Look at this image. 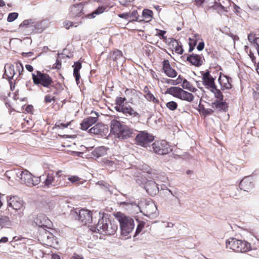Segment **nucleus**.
<instances>
[{
    "label": "nucleus",
    "instance_id": "5701e85b",
    "mask_svg": "<svg viewBox=\"0 0 259 259\" xmlns=\"http://www.w3.org/2000/svg\"><path fill=\"white\" fill-rule=\"evenodd\" d=\"M211 107L218 112H226L228 106L226 102L216 100L211 103Z\"/></svg>",
    "mask_w": 259,
    "mask_h": 259
},
{
    "label": "nucleus",
    "instance_id": "4468645a",
    "mask_svg": "<svg viewBox=\"0 0 259 259\" xmlns=\"http://www.w3.org/2000/svg\"><path fill=\"white\" fill-rule=\"evenodd\" d=\"M114 109L119 112H122L126 116L135 117H139V113L135 111L129 105L125 104V106L114 107Z\"/></svg>",
    "mask_w": 259,
    "mask_h": 259
},
{
    "label": "nucleus",
    "instance_id": "f257e3e1",
    "mask_svg": "<svg viewBox=\"0 0 259 259\" xmlns=\"http://www.w3.org/2000/svg\"><path fill=\"white\" fill-rule=\"evenodd\" d=\"M99 215L98 223L92 226L91 230L100 234L107 235H113L117 231L118 226L114 221H111L108 218V214H103L101 217L100 212H95L94 214Z\"/></svg>",
    "mask_w": 259,
    "mask_h": 259
},
{
    "label": "nucleus",
    "instance_id": "0e129e2a",
    "mask_svg": "<svg viewBox=\"0 0 259 259\" xmlns=\"http://www.w3.org/2000/svg\"><path fill=\"white\" fill-rule=\"evenodd\" d=\"M190 42H189V45H191L195 47L196 45L197 42L194 39H192L191 38H189Z\"/></svg>",
    "mask_w": 259,
    "mask_h": 259
},
{
    "label": "nucleus",
    "instance_id": "6ab92c4d",
    "mask_svg": "<svg viewBox=\"0 0 259 259\" xmlns=\"http://www.w3.org/2000/svg\"><path fill=\"white\" fill-rule=\"evenodd\" d=\"M203 84L211 89L215 88L214 79L210 75L209 71H207L202 74Z\"/></svg>",
    "mask_w": 259,
    "mask_h": 259
},
{
    "label": "nucleus",
    "instance_id": "9d476101",
    "mask_svg": "<svg viewBox=\"0 0 259 259\" xmlns=\"http://www.w3.org/2000/svg\"><path fill=\"white\" fill-rule=\"evenodd\" d=\"M154 139V137L152 135L145 131L141 132L136 138L137 144L143 147L147 146Z\"/></svg>",
    "mask_w": 259,
    "mask_h": 259
},
{
    "label": "nucleus",
    "instance_id": "7c9ffc66",
    "mask_svg": "<svg viewBox=\"0 0 259 259\" xmlns=\"http://www.w3.org/2000/svg\"><path fill=\"white\" fill-rule=\"evenodd\" d=\"M157 208L155 204L153 203L147 204L145 208V211L146 213V215H153L155 213Z\"/></svg>",
    "mask_w": 259,
    "mask_h": 259
},
{
    "label": "nucleus",
    "instance_id": "5fc2aeb1",
    "mask_svg": "<svg viewBox=\"0 0 259 259\" xmlns=\"http://www.w3.org/2000/svg\"><path fill=\"white\" fill-rule=\"evenodd\" d=\"M38 218H45V217L42 215H40L39 216H38L36 219H35V222L36 223V224L39 226V227H42L43 226H45L41 222H38Z\"/></svg>",
    "mask_w": 259,
    "mask_h": 259
},
{
    "label": "nucleus",
    "instance_id": "c756f323",
    "mask_svg": "<svg viewBox=\"0 0 259 259\" xmlns=\"http://www.w3.org/2000/svg\"><path fill=\"white\" fill-rule=\"evenodd\" d=\"M25 26L30 30H33L36 27V24L33 19H28L24 20L19 25V27Z\"/></svg>",
    "mask_w": 259,
    "mask_h": 259
},
{
    "label": "nucleus",
    "instance_id": "603ef678",
    "mask_svg": "<svg viewBox=\"0 0 259 259\" xmlns=\"http://www.w3.org/2000/svg\"><path fill=\"white\" fill-rule=\"evenodd\" d=\"M97 184L98 185H100L101 186H102L103 187V189L105 190V191H107V190H109L108 189V185H107V184H104L103 183V181H99L98 183H97Z\"/></svg>",
    "mask_w": 259,
    "mask_h": 259
},
{
    "label": "nucleus",
    "instance_id": "13d9d810",
    "mask_svg": "<svg viewBox=\"0 0 259 259\" xmlns=\"http://www.w3.org/2000/svg\"><path fill=\"white\" fill-rule=\"evenodd\" d=\"M255 39V37L253 35H252V34H248V40L249 42L253 44Z\"/></svg>",
    "mask_w": 259,
    "mask_h": 259
},
{
    "label": "nucleus",
    "instance_id": "39448f33",
    "mask_svg": "<svg viewBox=\"0 0 259 259\" xmlns=\"http://www.w3.org/2000/svg\"><path fill=\"white\" fill-rule=\"evenodd\" d=\"M32 78L35 85H41L50 89L51 87H54L52 85L53 83L52 78L48 74L37 70L35 73L32 74Z\"/></svg>",
    "mask_w": 259,
    "mask_h": 259
},
{
    "label": "nucleus",
    "instance_id": "09e8293b",
    "mask_svg": "<svg viewBox=\"0 0 259 259\" xmlns=\"http://www.w3.org/2000/svg\"><path fill=\"white\" fill-rule=\"evenodd\" d=\"M212 8L214 9L220 10H224L225 7L223 6L221 4L215 3V5L212 6Z\"/></svg>",
    "mask_w": 259,
    "mask_h": 259
},
{
    "label": "nucleus",
    "instance_id": "c85d7f7f",
    "mask_svg": "<svg viewBox=\"0 0 259 259\" xmlns=\"http://www.w3.org/2000/svg\"><path fill=\"white\" fill-rule=\"evenodd\" d=\"M82 7L80 5H75L70 9V15L72 17L80 16L82 13Z\"/></svg>",
    "mask_w": 259,
    "mask_h": 259
},
{
    "label": "nucleus",
    "instance_id": "052dcab7",
    "mask_svg": "<svg viewBox=\"0 0 259 259\" xmlns=\"http://www.w3.org/2000/svg\"><path fill=\"white\" fill-rule=\"evenodd\" d=\"M228 35L229 36H230L233 40L234 41L236 40H239V37L236 35H234L233 34H232V33H228Z\"/></svg>",
    "mask_w": 259,
    "mask_h": 259
},
{
    "label": "nucleus",
    "instance_id": "de8ad7c7",
    "mask_svg": "<svg viewBox=\"0 0 259 259\" xmlns=\"http://www.w3.org/2000/svg\"><path fill=\"white\" fill-rule=\"evenodd\" d=\"M130 16L129 17L130 18H133V21H137L138 17V12L137 11H133L131 13L129 14Z\"/></svg>",
    "mask_w": 259,
    "mask_h": 259
},
{
    "label": "nucleus",
    "instance_id": "9b49d317",
    "mask_svg": "<svg viewBox=\"0 0 259 259\" xmlns=\"http://www.w3.org/2000/svg\"><path fill=\"white\" fill-rule=\"evenodd\" d=\"M38 240L41 241V243L47 245H51L54 239V235L44 228L39 230Z\"/></svg>",
    "mask_w": 259,
    "mask_h": 259
},
{
    "label": "nucleus",
    "instance_id": "ea45409f",
    "mask_svg": "<svg viewBox=\"0 0 259 259\" xmlns=\"http://www.w3.org/2000/svg\"><path fill=\"white\" fill-rule=\"evenodd\" d=\"M136 221L138 224L135 234L134 235V237L136 236L141 232L145 224V223L143 221L139 222L138 220H136Z\"/></svg>",
    "mask_w": 259,
    "mask_h": 259
},
{
    "label": "nucleus",
    "instance_id": "aec40b11",
    "mask_svg": "<svg viewBox=\"0 0 259 259\" xmlns=\"http://www.w3.org/2000/svg\"><path fill=\"white\" fill-rule=\"evenodd\" d=\"M110 58L116 62L117 66H122L125 62V58L122 55V53L120 50H116L114 51L111 55Z\"/></svg>",
    "mask_w": 259,
    "mask_h": 259
},
{
    "label": "nucleus",
    "instance_id": "2eb2a0df",
    "mask_svg": "<svg viewBox=\"0 0 259 259\" xmlns=\"http://www.w3.org/2000/svg\"><path fill=\"white\" fill-rule=\"evenodd\" d=\"M92 113H94L96 116H89L84 118L80 124L81 130H87L89 127L96 123L98 121V114L96 112H92Z\"/></svg>",
    "mask_w": 259,
    "mask_h": 259
},
{
    "label": "nucleus",
    "instance_id": "c03bdc74",
    "mask_svg": "<svg viewBox=\"0 0 259 259\" xmlns=\"http://www.w3.org/2000/svg\"><path fill=\"white\" fill-rule=\"evenodd\" d=\"M18 14L17 13H11L8 15L7 21L10 22H13L18 18Z\"/></svg>",
    "mask_w": 259,
    "mask_h": 259
},
{
    "label": "nucleus",
    "instance_id": "6e6552de",
    "mask_svg": "<svg viewBox=\"0 0 259 259\" xmlns=\"http://www.w3.org/2000/svg\"><path fill=\"white\" fill-rule=\"evenodd\" d=\"M44 176L34 177L29 171L24 170L22 171L20 179L21 183L26 184L27 186L33 187L39 184L41 182V178Z\"/></svg>",
    "mask_w": 259,
    "mask_h": 259
},
{
    "label": "nucleus",
    "instance_id": "2f4dec72",
    "mask_svg": "<svg viewBox=\"0 0 259 259\" xmlns=\"http://www.w3.org/2000/svg\"><path fill=\"white\" fill-rule=\"evenodd\" d=\"M73 69V75L75 78V80L77 84H78V81L80 79L79 70L81 68V63L80 62H76L74 63Z\"/></svg>",
    "mask_w": 259,
    "mask_h": 259
},
{
    "label": "nucleus",
    "instance_id": "c9c22d12",
    "mask_svg": "<svg viewBox=\"0 0 259 259\" xmlns=\"http://www.w3.org/2000/svg\"><path fill=\"white\" fill-rule=\"evenodd\" d=\"M182 81V87L183 89H187L192 92H194L196 91V89L187 79H183Z\"/></svg>",
    "mask_w": 259,
    "mask_h": 259
},
{
    "label": "nucleus",
    "instance_id": "a19ab883",
    "mask_svg": "<svg viewBox=\"0 0 259 259\" xmlns=\"http://www.w3.org/2000/svg\"><path fill=\"white\" fill-rule=\"evenodd\" d=\"M182 80H183V78H182L181 75H179L176 80H175V79L172 80V79H167L166 82L167 83L170 84L171 85H178V84H180V83H181L182 82Z\"/></svg>",
    "mask_w": 259,
    "mask_h": 259
},
{
    "label": "nucleus",
    "instance_id": "338daca9",
    "mask_svg": "<svg viewBox=\"0 0 259 259\" xmlns=\"http://www.w3.org/2000/svg\"><path fill=\"white\" fill-rule=\"evenodd\" d=\"M33 53L31 52H29L27 53H22V55L24 57H30L33 55Z\"/></svg>",
    "mask_w": 259,
    "mask_h": 259
},
{
    "label": "nucleus",
    "instance_id": "393cba45",
    "mask_svg": "<svg viewBox=\"0 0 259 259\" xmlns=\"http://www.w3.org/2000/svg\"><path fill=\"white\" fill-rule=\"evenodd\" d=\"M187 61L197 67H199L202 64L201 57L197 54H192L188 55L187 57Z\"/></svg>",
    "mask_w": 259,
    "mask_h": 259
},
{
    "label": "nucleus",
    "instance_id": "4c0bfd02",
    "mask_svg": "<svg viewBox=\"0 0 259 259\" xmlns=\"http://www.w3.org/2000/svg\"><path fill=\"white\" fill-rule=\"evenodd\" d=\"M153 12L148 9H144L143 11L142 16L146 21H150L152 18Z\"/></svg>",
    "mask_w": 259,
    "mask_h": 259
},
{
    "label": "nucleus",
    "instance_id": "412c9836",
    "mask_svg": "<svg viewBox=\"0 0 259 259\" xmlns=\"http://www.w3.org/2000/svg\"><path fill=\"white\" fill-rule=\"evenodd\" d=\"M253 187L251 179L249 177H245L242 180L239 184V187L241 190L244 191L249 192Z\"/></svg>",
    "mask_w": 259,
    "mask_h": 259
},
{
    "label": "nucleus",
    "instance_id": "79ce46f5",
    "mask_svg": "<svg viewBox=\"0 0 259 259\" xmlns=\"http://www.w3.org/2000/svg\"><path fill=\"white\" fill-rule=\"evenodd\" d=\"M126 98L124 97L122 98L117 97L115 100L116 106L114 107H118L119 106H125V104H124V102Z\"/></svg>",
    "mask_w": 259,
    "mask_h": 259
},
{
    "label": "nucleus",
    "instance_id": "f704fd0d",
    "mask_svg": "<svg viewBox=\"0 0 259 259\" xmlns=\"http://www.w3.org/2000/svg\"><path fill=\"white\" fill-rule=\"evenodd\" d=\"M0 225L3 227H9L11 225L10 218L5 215L0 216Z\"/></svg>",
    "mask_w": 259,
    "mask_h": 259
},
{
    "label": "nucleus",
    "instance_id": "680f3d73",
    "mask_svg": "<svg viewBox=\"0 0 259 259\" xmlns=\"http://www.w3.org/2000/svg\"><path fill=\"white\" fill-rule=\"evenodd\" d=\"M166 33V31L164 30H159L158 35L162 37V39L166 38L164 36V34Z\"/></svg>",
    "mask_w": 259,
    "mask_h": 259
},
{
    "label": "nucleus",
    "instance_id": "e2e57ef3",
    "mask_svg": "<svg viewBox=\"0 0 259 259\" xmlns=\"http://www.w3.org/2000/svg\"><path fill=\"white\" fill-rule=\"evenodd\" d=\"M207 0H195L196 5L197 6H200L203 3L206 2Z\"/></svg>",
    "mask_w": 259,
    "mask_h": 259
},
{
    "label": "nucleus",
    "instance_id": "a18cd8bd",
    "mask_svg": "<svg viewBox=\"0 0 259 259\" xmlns=\"http://www.w3.org/2000/svg\"><path fill=\"white\" fill-rule=\"evenodd\" d=\"M16 67L19 72V75H20L24 70L22 64L20 62H17L16 63Z\"/></svg>",
    "mask_w": 259,
    "mask_h": 259
},
{
    "label": "nucleus",
    "instance_id": "b1692460",
    "mask_svg": "<svg viewBox=\"0 0 259 259\" xmlns=\"http://www.w3.org/2000/svg\"><path fill=\"white\" fill-rule=\"evenodd\" d=\"M15 74L14 65L13 64H9L5 66V72L3 74V78L8 79L10 81Z\"/></svg>",
    "mask_w": 259,
    "mask_h": 259
},
{
    "label": "nucleus",
    "instance_id": "ddd939ff",
    "mask_svg": "<svg viewBox=\"0 0 259 259\" xmlns=\"http://www.w3.org/2000/svg\"><path fill=\"white\" fill-rule=\"evenodd\" d=\"M7 201L8 206L16 210H21L24 206L23 200L17 196H7Z\"/></svg>",
    "mask_w": 259,
    "mask_h": 259
},
{
    "label": "nucleus",
    "instance_id": "bf43d9fd",
    "mask_svg": "<svg viewBox=\"0 0 259 259\" xmlns=\"http://www.w3.org/2000/svg\"><path fill=\"white\" fill-rule=\"evenodd\" d=\"M256 49L259 48V37H256L254 43L253 44Z\"/></svg>",
    "mask_w": 259,
    "mask_h": 259
},
{
    "label": "nucleus",
    "instance_id": "4d7b16f0",
    "mask_svg": "<svg viewBox=\"0 0 259 259\" xmlns=\"http://www.w3.org/2000/svg\"><path fill=\"white\" fill-rule=\"evenodd\" d=\"M213 112H214V110L211 109H210V108L206 109L204 115L205 116H206L211 115L213 113Z\"/></svg>",
    "mask_w": 259,
    "mask_h": 259
},
{
    "label": "nucleus",
    "instance_id": "f8f14e48",
    "mask_svg": "<svg viewBox=\"0 0 259 259\" xmlns=\"http://www.w3.org/2000/svg\"><path fill=\"white\" fill-rule=\"evenodd\" d=\"M76 216L77 217L78 220L80 221L83 224L87 225L93 222V219L91 211L82 209L79 210L78 212H75Z\"/></svg>",
    "mask_w": 259,
    "mask_h": 259
},
{
    "label": "nucleus",
    "instance_id": "473e14b6",
    "mask_svg": "<svg viewBox=\"0 0 259 259\" xmlns=\"http://www.w3.org/2000/svg\"><path fill=\"white\" fill-rule=\"evenodd\" d=\"M170 43L171 44V45L174 48L175 51L176 53L181 55L183 53L184 50L182 48V46L179 45V42L177 40L171 38Z\"/></svg>",
    "mask_w": 259,
    "mask_h": 259
},
{
    "label": "nucleus",
    "instance_id": "20e7f679",
    "mask_svg": "<svg viewBox=\"0 0 259 259\" xmlns=\"http://www.w3.org/2000/svg\"><path fill=\"white\" fill-rule=\"evenodd\" d=\"M226 247L237 252L245 253L251 250L250 243L244 240L230 237L226 240Z\"/></svg>",
    "mask_w": 259,
    "mask_h": 259
},
{
    "label": "nucleus",
    "instance_id": "3c124183",
    "mask_svg": "<svg viewBox=\"0 0 259 259\" xmlns=\"http://www.w3.org/2000/svg\"><path fill=\"white\" fill-rule=\"evenodd\" d=\"M68 180L72 183H75L79 180V178L77 176H71L68 178Z\"/></svg>",
    "mask_w": 259,
    "mask_h": 259
},
{
    "label": "nucleus",
    "instance_id": "a211bd4d",
    "mask_svg": "<svg viewBox=\"0 0 259 259\" xmlns=\"http://www.w3.org/2000/svg\"><path fill=\"white\" fill-rule=\"evenodd\" d=\"M124 125L119 121L113 119L110 122V132L117 137Z\"/></svg>",
    "mask_w": 259,
    "mask_h": 259
},
{
    "label": "nucleus",
    "instance_id": "37998d69",
    "mask_svg": "<svg viewBox=\"0 0 259 259\" xmlns=\"http://www.w3.org/2000/svg\"><path fill=\"white\" fill-rule=\"evenodd\" d=\"M166 106L170 110L174 111L176 110L178 107L177 103L175 101H170L166 103Z\"/></svg>",
    "mask_w": 259,
    "mask_h": 259
},
{
    "label": "nucleus",
    "instance_id": "f03ea898",
    "mask_svg": "<svg viewBox=\"0 0 259 259\" xmlns=\"http://www.w3.org/2000/svg\"><path fill=\"white\" fill-rule=\"evenodd\" d=\"M147 177L152 179L159 178L154 170H150L148 171L145 175L138 178L136 182L139 185L144 186V189L148 194L152 196H155L159 191L158 185L151 180H146Z\"/></svg>",
    "mask_w": 259,
    "mask_h": 259
},
{
    "label": "nucleus",
    "instance_id": "8fccbe9b",
    "mask_svg": "<svg viewBox=\"0 0 259 259\" xmlns=\"http://www.w3.org/2000/svg\"><path fill=\"white\" fill-rule=\"evenodd\" d=\"M175 197L172 199H171L172 204H175L176 205L180 204V200L178 198V197L174 196Z\"/></svg>",
    "mask_w": 259,
    "mask_h": 259
},
{
    "label": "nucleus",
    "instance_id": "0eeeda50",
    "mask_svg": "<svg viewBox=\"0 0 259 259\" xmlns=\"http://www.w3.org/2000/svg\"><path fill=\"white\" fill-rule=\"evenodd\" d=\"M166 93L172 95L174 97L189 102H192L194 98L192 93L184 91L180 87H172L168 88L166 90Z\"/></svg>",
    "mask_w": 259,
    "mask_h": 259
},
{
    "label": "nucleus",
    "instance_id": "423d86ee",
    "mask_svg": "<svg viewBox=\"0 0 259 259\" xmlns=\"http://www.w3.org/2000/svg\"><path fill=\"white\" fill-rule=\"evenodd\" d=\"M61 172V170L56 172V180H55V177L53 172L48 173L47 174L46 178L44 182L45 186L47 188H50L52 186L58 187H64L67 186V182H65L66 177L64 175L60 174Z\"/></svg>",
    "mask_w": 259,
    "mask_h": 259
},
{
    "label": "nucleus",
    "instance_id": "72a5a7b5",
    "mask_svg": "<svg viewBox=\"0 0 259 259\" xmlns=\"http://www.w3.org/2000/svg\"><path fill=\"white\" fill-rule=\"evenodd\" d=\"M107 8V7L105 6H99L96 9L95 11H94L92 13L89 15V16L92 18H94L96 17V15H100L102 14L104 12L106 11V9Z\"/></svg>",
    "mask_w": 259,
    "mask_h": 259
},
{
    "label": "nucleus",
    "instance_id": "a878e982",
    "mask_svg": "<svg viewBox=\"0 0 259 259\" xmlns=\"http://www.w3.org/2000/svg\"><path fill=\"white\" fill-rule=\"evenodd\" d=\"M134 134L133 130L130 129L127 126L124 125L122 126L121 132L117 138L122 139H126L128 138L133 137Z\"/></svg>",
    "mask_w": 259,
    "mask_h": 259
},
{
    "label": "nucleus",
    "instance_id": "774afa93",
    "mask_svg": "<svg viewBox=\"0 0 259 259\" xmlns=\"http://www.w3.org/2000/svg\"><path fill=\"white\" fill-rule=\"evenodd\" d=\"M25 68L29 72H32L33 70V67L31 65H29V64L26 65Z\"/></svg>",
    "mask_w": 259,
    "mask_h": 259
},
{
    "label": "nucleus",
    "instance_id": "dca6fc26",
    "mask_svg": "<svg viewBox=\"0 0 259 259\" xmlns=\"http://www.w3.org/2000/svg\"><path fill=\"white\" fill-rule=\"evenodd\" d=\"M107 132L108 128L107 125L102 123H98L89 130L90 133L102 136L106 135V133Z\"/></svg>",
    "mask_w": 259,
    "mask_h": 259
},
{
    "label": "nucleus",
    "instance_id": "f3484780",
    "mask_svg": "<svg viewBox=\"0 0 259 259\" xmlns=\"http://www.w3.org/2000/svg\"><path fill=\"white\" fill-rule=\"evenodd\" d=\"M162 69L165 74L169 77L174 78L177 75V71L171 67L168 60H164L162 62Z\"/></svg>",
    "mask_w": 259,
    "mask_h": 259
},
{
    "label": "nucleus",
    "instance_id": "7ed1b4c3",
    "mask_svg": "<svg viewBox=\"0 0 259 259\" xmlns=\"http://www.w3.org/2000/svg\"><path fill=\"white\" fill-rule=\"evenodd\" d=\"M114 215L119 223L121 235L125 239L131 237L135 227L134 219L120 212H117Z\"/></svg>",
    "mask_w": 259,
    "mask_h": 259
},
{
    "label": "nucleus",
    "instance_id": "58836bf2",
    "mask_svg": "<svg viewBox=\"0 0 259 259\" xmlns=\"http://www.w3.org/2000/svg\"><path fill=\"white\" fill-rule=\"evenodd\" d=\"M211 91L214 93L215 97L219 99L220 101H223L224 96L221 91L217 88L216 85L215 88L211 89Z\"/></svg>",
    "mask_w": 259,
    "mask_h": 259
},
{
    "label": "nucleus",
    "instance_id": "bb28decb",
    "mask_svg": "<svg viewBox=\"0 0 259 259\" xmlns=\"http://www.w3.org/2000/svg\"><path fill=\"white\" fill-rule=\"evenodd\" d=\"M108 149V148L104 146L98 147L92 152V154L93 157L96 158L103 157L107 154Z\"/></svg>",
    "mask_w": 259,
    "mask_h": 259
},
{
    "label": "nucleus",
    "instance_id": "6e6d98bb",
    "mask_svg": "<svg viewBox=\"0 0 259 259\" xmlns=\"http://www.w3.org/2000/svg\"><path fill=\"white\" fill-rule=\"evenodd\" d=\"M204 43L203 41H201L200 42L198 46H197V49L199 51H201L202 50H203L204 49Z\"/></svg>",
    "mask_w": 259,
    "mask_h": 259
},
{
    "label": "nucleus",
    "instance_id": "49530a36",
    "mask_svg": "<svg viewBox=\"0 0 259 259\" xmlns=\"http://www.w3.org/2000/svg\"><path fill=\"white\" fill-rule=\"evenodd\" d=\"M52 101H55V98L54 97H52L50 95H47L45 97V102L46 103H50Z\"/></svg>",
    "mask_w": 259,
    "mask_h": 259
},
{
    "label": "nucleus",
    "instance_id": "4be33fe9",
    "mask_svg": "<svg viewBox=\"0 0 259 259\" xmlns=\"http://www.w3.org/2000/svg\"><path fill=\"white\" fill-rule=\"evenodd\" d=\"M218 81L221 85V89L222 90H229L231 89L232 84L231 82L232 79L231 77L224 75V78L222 79L221 76H220Z\"/></svg>",
    "mask_w": 259,
    "mask_h": 259
},
{
    "label": "nucleus",
    "instance_id": "864d4df0",
    "mask_svg": "<svg viewBox=\"0 0 259 259\" xmlns=\"http://www.w3.org/2000/svg\"><path fill=\"white\" fill-rule=\"evenodd\" d=\"M64 27L67 29H68L69 28L73 26V22H70V21H65L64 23Z\"/></svg>",
    "mask_w": 259,
    "mask_h": 259
},
{
    "label": "nucleus",
    "instance_id": "e433bc0d",
    "mask_svg": "<svg viewBox=\"0 0 259 259\" xmlns=\"http://www.w3.org/2000/svg\"><path fill=\"white\" fill-rule=\"evenodd\" d=\"M24 213L23 211L20 210L16 213L11 214V216L13 221L15 222L17 224H18L21 221V218L23 216Z\"/></svg>",
    "mask_w": 259,
    "mask_h": 259
},
{
    "label": "nucleus",
    "instance_id": "1a4fd4ad",
    "mask_svg": "<svg viewBox=\"0 0 259 259\" xmlns=\"http://www.w3.org/2000/svg\"><path fill=\"white\" fill-rule=\"evenodd\" d=\"M154 153L158 155H166L171 151L168 143L165 140L156 141L152 144Z\"/></svg>",
    "mask_w": 259,
    "mask_h": 259
},
{
    "label": "nucleus",
    "instance_id": "69168bd1",
    "mask_svg": "<svg viewBox=\"0 0 259 259\" xmlns=\"http://www.w3.org/2000/svg\"><path fill=\"white\" fill-rule=\"evenodd\" d=\"M129 14L128 13H122L119 15V17L121 18H125L126 19L128 17H129Z\"/></svg>",
    "mask_w": 259,
    "mask_h": 259
},
{
    "label": "nucleus",
    "instance_id": "cd10ccee",
    "mask_svg": "<svg viewBox=\"0 0 259 259\" xmlns=\"http://www.w3.org/2000/svg\"><path fill=\"white\" fill-rule=\"evenodd\" d=\"M145 93L144 97L149 102H153L154 103L159 104V101L149 91L147 86H145L143 90Z\"/></svg>",
    "mask_w": 259,
    "mask_h": 259
}]
</instances>
